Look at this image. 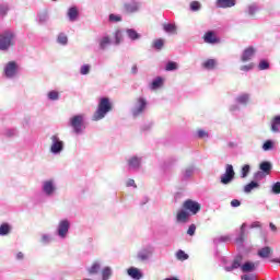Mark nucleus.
I'll use <instances>...</instances> for the list:
<instances>
[{
    "label": "nucleus",
    "mask_w": 280,
    "mask_h": 280,
    "mask_svg": "<svg viewBox=\"0 0 280 280\" xmlns=\"http://www.w3.org/2000/svg\"><path fill=\"white\" fill-rule=\"evenodd\" d=\"M127 273L133 278V280H140L142 278V273L140 271V269H138L137 267H130L127 270Z\"/></svg>",
    "instance_id": "nucleus-15"
},
{
    "label": "nucleus",
    "mask_w": 280,
    "mask_h": 280,
    "mask_svg": "<svg viewBox=\"0 0 280 280\" xmlns=\"http://www.w3.org/2000/svg\"><path fill=\"white\" fill-rule=\"evenodd\" d=\"M258 9L255 7V4H252L247 9V14L254 16L257 13Z\"/></svg>",
    "instance_id": "nucleus-45"
},
{
    "label": "nucleus",
    "mask_w": 280,
    "mask_h": 280,
    "mask_svg": "<svg viewBox=\"0 0 280 280\" xmlns=\"http://www.w3.org/2000/svg\"><path fill=\"white\" fill-rule=\"evenodd\" d=\"M258 176H260V172H257V174H255V178H257Z\"/></svg>",
    "instance_id": "nucleus-63"
},
{
    "label": "nucleus",
    "mask_w": 280,
    "mask_h": 280,
    "mask_svg": "<svg viewBox=\"0 0 280 280\" xmlns=\"http://www.w3.org/2000/svg\"><path fill=\"white\" fill-rule=\"evenodd\" d=\"M176 258L178 260H188L189 254H186V252L184 249H178L176 252Z\"/></svg>",
    "instance_id": "nucleus-28"
},
{
    "label": "nucleus",
    "mask_w": 280,
    "mask_h": 280,
    "mask_svg": "<svg viewBox=\"0 0 280 280\" xmlns=\"http://www.w3.org/2000/svg\"><path fill=\"white\" fill-rule=\"evenodd\" d=\"M125 13H137L139 11V4L136 0H131V2H127L124 4Z\"/></svg>",
    "instance_id": "nucleus-12"
},
{
    "label": "nucleus",
    "mask_w": 280,
    "mask_h": 280,
    "mask_svg": "<svg viewBox=\"0 0 280 280\" xmlns=\"http://www.w3.org/2000/svg\"><path fill=\"white\" fill-rule=\"evenodd\" d=\"M121 40H124V35H122L121 31H116L115 32V44L119 45L121 43Z\"/></svg>",
    "instance_id": "nucleus-37"
},
{
    "label": "nucleus",
    "mask_w": 280,
    "mask_h": 280,
    "mask_svg": "<svg viewBox=\"0 0 280 280\" xmlns=\"http://www.w3.org/2000/svg\"><path fill=\"white\" fill-rule=\"evenodd\" d=\"M10 233V224L9 223H2L0 225V234L5 235Z\"/></svg>",
    "instance_id": "nucleus-35"
},
{
    "label": "nucleus",
    "mask_w": 280,
    "mask_h": 280,
    "mask_svg": "<svg viewBox=\"0 0 280 280\" xmlns=\"http://www.w3.org/2000/svg\"><path fill=\"white\" fill-rule=\"evenodd\" d=\"M257 49L253 45H249L248 47H245L243 50V54L241 55V60L243 62H247L248 60H252L253 56H255Z\"/></svg>",
    "instance_id": "nucleus-7"
},
{
    "label": "nucleus",
    "mask_w": 280,
    "mask_h": 280,
    "mask_svg": "<svg viewBox=\"0 0 280 280\" xmlns=\"http://www.w3.org/2000/svg\"><path fill=\"white\" fill-rule=\"evenodd\" d=\"M235 178V172L233 165H226L225 166V174L221 176V183L222 185H230L232 180Z\"/></svg>",
    "instance_id": "nucleus-5"
},
{
    "label": "nucleus",
    "mask_w": 280,
    "mask_h": 280,
    "mask_svg": "<svg viewBox=\"0 0 280 280\" xmlns=\"http://www.w3.org/2000/svg\"><path fill=\"white\" fill-rule=\"evenodd\" d=\"M16 71H18V65L15 60H10L9 62H7L4 67V73L7 78H13L16 74Z\"/></svg>",
    "instance_id": "nucleus-8"
},
{
    "label": "nucleus",
    "mask_w": 280,
    "mask_h": 280,
    "mask_svg": "<svg viewBox=\"0 0 280 280\" xmlns=\"http://www.w3.org/2000/svg\"><path fill=\"white\" fill-rule=\"evenodd\" d=\"M258 187H259V182L252 180L244 186V191L245 194H250L253 189H258Z\"/></svg>",
    "instance_id": "nucleus-18"
},
{
    "label": "nucleus",
    "mask_w": 280,
    "mask_h": 280,
    "mask_svg": "<svg viewBox=\"0 0 280 280\" xmlns=\"http://www.w3.org/2000/svg\"><path fill=\"white\" fill-rule=\"evenodd\" d=\"M164 280H178V278H165Z\"/></svg>",
    "instance_id": "nucleus-61"
},
{
    "label": "nucleus",
    "mask_w": 280,
    "mask_h": 280,
    "mask_svg": "<svg viewBox=\"0 0 280 280\" xmlns=\"http://www.w3.org/2000/svg\"><path fill=\"white\" fill-rule=\"evenodd\" d=\"M109 22H122V18L121 15H115L114 13H110Z\"/></svg>",
    "instance_id": "nucleus-46"
},
{
    "label": "nucleus",
    "mask_w": 280,
    "mask_h": 280,
    "mask_svg": "<svg viewBox=\"0 0 280 280\" xmlns=\"http://www.w3.org/2000/svg\"><path fill=\"white\" fill-rule=\"evenodd\" d=\"M203 40L206 43H220V37H218L217 33H214V31H208V33H206L203 35Z\"/></svg>",
    "instance_id": "nucleus-13"
},
{
    "label": "nucleus",
    "mask_w": 280,
    "mask_h": 280,
    "mask_svg": "<svg viewBox=\"0 0 280 280\" xmlns=\"http://www.w3.org/2000/svg\"><path fill=\"white\" fill-rule=\"evenodd\" d=\"M236 0H217V7L219 9H231L235 7Z\"/></svg>",
    "instance_id": "nucleus-14"
},
{
    "label": "nucleus",
    "mask_w": 280,
    "mask_h": 280,
    "mask_svg": "<svg viewBox=\"0 0 280 280\" xmlns=\"http://www.w3.org/2000/svg\"><path fill=\"white\" fill-rule=\"evenodd\" d=\"M163 28L165 32H171V34H176L177 32L175 24H163Z\"/></svg>",
    "instance_id": "nucleus-31"
},
{
    "label": "nucleus",
    "mask_w": 280,
    "mask_h": 280,
    "mask_svg": "<svg viewBox=\"0 0 280 280\" xmlns=\"http://www.w3.org/2000/svg\"><path fill=\"white\" fill-rule=\"evenodd\" d=\"M201 210V203L194 199H186L183 208L177 211L176 219L178 222L187 223L190 214H197Z\"/></svg>",
    "instance_id": "nucleus-1"
},
{
    "label": "nucleus",
    "mask_w": 280,
    "mask_h": 280,
    "mask_svg": "<svg viewBox=\"0 0 280 280\" xmlns=\"http://www.w3.org/2000/svg\"><path fill=\"white\" fill-rule=\"evenodd\" d=\"M50 140L52 141V144L50 145V152H52V154H59L62 152L65 144L63 141H60L58 135H52Z\"/></svg>",
    "instance_id": "nucleus-6"
},
{
    "label": "nucleus",
    "mask_w": 280,
    "mask_h": 280,
    "mask_svg": "<svg viewBox=\"0 0 280 280\" xmlns=\"http://www.w3.org/2000/svg\"><path fill=\"white\" fill-rule=\"evenodd\" d=\"M13 31H4L0 35V49H10L15 43Z\"/></svg>",
    "instance_id": "nucleus-3"
},
{
    "label": "nucleus",
    "mask_w": 280,
    "mask_h": 280,
    "mask_svg": "<svg viewBox=\"0 0 280 280\" xmlns=\"http://www.w3.org/2000/svg\"><path fill=\"white\" fill-rule=\"evenodd\" d=\"M245 228V223H243L242 228H241V235L238 238H236L237 243H244L245 238H246V232L244 230Z\"/></svg>",
    "instance_id": "nucleus-36"
},
{
    "label": "nucleus",
    "mask_w": 280,
    "mask_h": 280,
    "mask_svg": "<svg viewBox=\"0 0 280 280\" xmlns=\"http://www.w3.org/2000/svg\"><path fill=\"white\" fill-rule=\"evenodd\" d=\"M270 62L268 60H260L258 65V69L264 70V69H269Z\"/></svg>",
    "instance_id": "nucleus-41"
},
{
    "label": "nucleus",
    "mask_w": 280,
    "mask_h": 280,
    "mask_svg": "<svg viewBox=\"0 0 280 280\" xmlns=\"http://www.w3.org/2000/svg\"><path fill=\"white\" fill-rule=\"evenodd\" d=\"M57 40H58V43H61V45H67L68 37H67V35H65V33H59Z\"/></svg>",
    "instance_id": "nucleus-39"
},
{
    "label": "nucleus",
    "mask_w": 280,
    "mask_h": 280,
    "mask_svg": "<svg viewBox=\"0 0 280 280\" xmlns=\"http://www.w3.org/2000/svg\"><path fill=\"white\" fill-rule=\"evenodd\" d=\"M70 126L77 135L84 130V115H73L70 119Z\"/></svg>",
    "instance_id": "nucleus-4"
},
{
    "label": "nucleus",
    "mask_w": 280,
    "mask_h": 280,
    "mask_svg": "<svg viewBox=\"0 0 280 280\" xmlns=\"http://www.w3.org/2000/svg\"><path fill=\"white\" fill-rule=\"evenodd\" d=\"M138 104L136 106V108H133L132 113L135 116L141 115V113H143V110H145L147 108V100L145 97H138Z\"/></svg>",
    "instance_id": "nucleus-9"
},
{
    "label": "nucleus",
    "mask_w": 280,
    "mask_h": 280,
    "mask_svg": "<svg viewBox=\"0 0 280 280\" xmlns=\"http://www.w3.org/2000/svg\"><path fill=\"white\" fill-rule=\"evenodd\" d=\"M217 65V60L214 58H208V60H206L202 66L206 68V69H214Z\"/></svg>",
    "instance_id": "nucleus-27"
},
{
    "label": "nucleus",
    "mask_w": 280,
    "mask_h": 280,
    "mask_svg": "<svg viewBox=\"0 0 280 280\" xmlns=\"http://www.w3.org/2000/svg\"><path fill=\"white\" fill-rule=\"evenodd\" d=\"M242 280H253V276H242Z\"/></svg>",
    "instance_id": "nucleus-60"
},
{
    "label": "nucleus",
    "mask_w": 280,
    "mask_h": 280,
    "mask_svg": "<svg viewBox=\"0 0 280 280\" xmlns=\"http://www.w3.org/2000/svg\"><path fill=\"white\" fill-rule=\"evenodd\" d=\"M243 260V256H236L233 260L231 267H225L226 271H233V269H238L241 267Z\"/></svg>",
    "instance_id": "nucleus-17"
},
{
    "label": "nucleus",
    "mask_w": 280,
    "mask_h": 280,
    "mask_svg": "<svg viewBox=\"0 0 280 280\" xmlns=\"http://www.w3.org/2000/svg\"><path fill=\"white\" fill-rule=\"evenodd\" d=\"M250 228H262L260 221H254L252 224H250Z\"/></svg>",
    "instance_id": "nucleus-56"
},
{
    "label": "nucleus",
    "mask_w": 280,
    "mask_h": 280,
    "mask_svg": "<svg viewBox=\"0 0 280 280\" xmlns=\"http://www.w3.org/2000/svg\"><path fill=\"white\" fill-rule=\"evenodd\" d=\"M178 69V62L174 61V60H170L167 63H166V67H165V70L166 71H174Z\"/></svg>",
    "instance_id": "nucleus-29"
},
{
    "label": "nucleus",
    "mask_w": 280,
    "mask_h": 280,
    "mask_svg": "<svg viewBox=\"0 0 280 280\" xmlns=\"http://www.w3.org/2000/svg\"><path fill=\"white\" fill-rule=\"evenodd\" d=\"M271 130L272 132H279L280 130V115H276V117L271 120Z\"/></svg>",
    "instance_id": "nucleus-19"
},
{
    "label": "nucleus",
    "mask_w": 280,
    "mask_h": 280,
    "mask_svg": "<svg viewBox=\"0 0 280 280\" xmlns=\"http://www.w3.org/2000/svg\"><path fill=\"white\" fill-rule=\"evenodd\" d=\"M113 276V270L110 269V267H104V269H102V279L103 280H109V278H112Z\"/></svg>",
    "instance_id": "nucleus-23"
},
{
    "label": "nucleus",
    "mask_w": 280,
    "mask_h": 280,
    "mask_svg": "<svg viewBox=\"0 0 280 280\" xmlns=\"http://www.w3.org/2000/svg\"><path fill=\"white\" fill-rule=\"evenodd\" d=\"M201 4L198 1L190 2V10L191 11H200Z\"/></svg>",
    "instance_id": "nucleus-42"
},
{
    "label": "nucleus",
    "mask_w": 280,
    "mask_h": 280,
    "mask_svg": "<svg viewBox=\"0 0 280 280\" xmlns=\"http://www.w3.org/2000/svg\"><path fill=\"white\" fill-rule=\"evenodd\" d=\"M43 191L46 194V196H52L56 191V186L54 184V180H46L43 184Z\"/></svg>",
    "instance_id": "nucleus-11"
},
{
    "label": "nucleus",
    "mask_w": 280,
    "mask_h": 280,
    "mask_svg": "<svg viewBox=\"0 0 280 280\" xmlns=\"http://www.w3.org/2000/svg\"><path fill=\"white\" fill-rule=\"evenodd\" d=\"M248 100L249 95L247 93H244L237 97V102H240V104H248Z\"/></svg>",
    "instance_id": "nucleus-38"
},
{
    "label": "nucleus",
    "mask_w": 280,
    "mask_h": 280,
    "mask_svg": "<svg viewBox=\"0 0 280 280\" xmlns=\"http://www.w3.org/2000/svg\"><path fill=\"white\" fill-rule=\"evenodd\" d=\"M272 194H280V182H275L272 185Z\"/></svg>",
    "instance_id": "nucleus-49"
},
{
    "label": "nucleus",
    "mask_w": 280,
    "mask_h": 280,
    "mask_svg": "<svg viewBox=\"0 0 280 280\" xmlns=\"http://www.w3.org/2000/svg\"><path fill=\"white\" fill-rule=\"evenodd\" d=\"M129 167L133 170H138L141 165V159H138V156H133L132 159H129Z\"/></svg>",
    "instance_id": "nucleus-21"
},
{
    "label": "nucleus",
    "mask_w": 280,
    "mask_h": 280,
    "mask_svg": "<svg viewBox=\"0 0 280 280\" xmlns=\"http://www.w3.org/2000/svg\"><path fill=\"white\" fill-rule=\"evenodd\" d=\"M273 262H280V258H273Z\"/></svg>",
    "instance_id": "nucleus-62"
},
{
    "label": "nucleus",
    "mask_w": 280,
    "mask_h": 280,
    "mask_svg": "<svg viewBox=\"0 0 280 280\" xmlns=\"http://www.w3.org/2000/svg\"><path fill=\"white\" fill-rule=\"evenodd\" d=\"M16 258H18V260H23V259H24V254H23V252H18Z\"/></svg>",
    "instance_id": "nucleus-57"
},
{
    "label": "nucleus",
    "mask_w": 280,
    "mask_h": 280,
    "mask_svg": "<svg viewBox=\"0 0 280 280\" xmlns=\"http://www.w3.org/2000/svg\"><path fill=\"white\" fill-rule=\"evenodd\" d=\"M231 206H234V207L241 206L240 199H232L231 200Z\"/></svg>",
    "instance_id": "nucleus-55"
},
{
    "label": "nucleus",
    "mask_w": 280,
    "mask_h": 280,
    "mask_svg": "<svg viewBox=\"0 0 280 280\" xmlns=\"http://www.w3.org/2000/svg\"><path fill=\"white\" fill-rule=\"evenodd\" d=\"M242 271L244 273H247L248 271H254L255 270V262H244L241 267Z\"/></svg>",
    "instance_id": "nucleus-26"
},
{
    "label": "nucleus",
    "mask_w": 280,
    "mask_h": 280,
    "mask_svg": "<svg viewBox=\"0 0 280 280\" xmlns=\"http://www.w3.org/2000/svg\"><path fill=\"white\" fill-rule=\"evenodd\" d=\"M48 20H49L48 11H40V13H38V21L40 24H45L46 22H48Z\"/></svg>",
    "instance_id": "nucleus-25"
},
{
    "label": "nucleus",
    "mask_w": 280,
    "mask_h": 280,
    "mask_svg": "<svg viewBox=\"0 0 280 280\" xmlns=\"http://www.w3.org/2000/svg\"><path fill=\"white\" fill-rule=\"evenodd\" d=\"M196 230H197V225H195V223H191L187 230V234H189V236H194Z\"/></svg>",
    "instance_id": "nucleus-48"
},
{
    "label": "nucleus",
    "mask_w": 280,
    "mask_h": 280,
    "mask_svg": "<svg viewBox=\"0 0 280 280\" xmlns=\"http://www.w3.org/2000/svg\"><path fill=\"white\" fill-rule=\"evenodd\" d=\"M80 71L83 75H86L91 71V65H82Z\"/></svg>",
    "instance_id": "nucleus-44"
},
{
    "label": "nucleus",
    "mask_w": 280,
    "mask_h": 280,
    "mask_svg": "<svg viewBox=\"0 0 280 280\" xmlns=\"http://www.w3.org/2000/svg\"><path fill=\"white\" fill-rule=\"evenodd\" d=\"M68 18H69L70 22H75V20H78L79 11H78L77 7H72L71 9H69Z\"/></svg>",
    "instance_id": "nucleus-20"
},
{
    "label": "nucleus",
    "mask_w": 280,
    "mask_h": 280,
    "mask_svg": "<svg viewBox=\"0 0 280 280\" xmlns=\"http://www.w3.org/2000/svg\"><path fill=\"white\" fill-rule=\"evenodd\" d=\"M164 45H165L164 39H154L152 43V47H154L155 49H162Z\"/></svg>",
    "instance_id": "nucleus-34"
},
{
    "label": "nucleus",
    "mask_w": 280,
    "mask_h": 280,
    "mask_svg": "<svg viewBox=\"0 0 280 280\" xmlns=\"http://www.w3.org/2000/svg\"><path fill=\"white\" fill-rule=\"evenodd\" d=\"M48 98L49 100H59V92L58 91H49Z\"/></svg>",
    "instance_id": "nucleus-47"
},
{
    "label": "nucleus",
    "mask_w": 280,
    "mask_h": 280,
    "mask_svg": "<svg viewBox=\"0 0 280 280\" xmlns=\"http://www.w3.org/2000/svg\"><path fill=\"white\" fill-rule=\"evenodd\" d=\"M113 110V104L109 97H101L98 101L97 109L93 115L94 121H100V119H104L108 113Z\"/></svg>",
    "instance_id": "nucleus-2"
},
{
    "label": "nucleus",
    "mask_w": 280,
    "mask_h": 280,
    "mask_svg": "<svg viewBox=\"0 0 280 280\" xmlns=\"http://www.w3.org/2000/svg\"><path fill=\"white\" fill-rule=\"evenodd\" d=\"M163 78H161V75H158V78H155L151 84V89L155 90V89H160V86H163Z\"/></svg>",
    "instance_id": "nucleus-24"
},
{
    "label": "nucleus",
    "mask_w": 280,
    "mask_h": 280,
    "mask_svg": "<svg viewBox=\"0 0 280 280\" xmlns=\"http://www.w3.org/2000/svg\"><path fill=\"white\" fill-rule=\"evenodd\" d=\"M127 34L129 38H131V40H137V38H140L139 33H137V31H133V28H128Z\"/></svg>",
    "instance_id": "nucleus-32"
},
{
    "label": "nucleus",
    "mask_w": 280,
    "mask_h": 280,
    "mask_svg": "<svg viewBox=\"0 0 280 280\" xmlns=\"http://www.w3.org/2000/svg\"><path fill=\"white\" fill-rule=\"evenodd\" d=\"M137 71H138V67H137V65H133L131 67V73H137Z\"/></svg>",
    "instance_id": "nucleus-59"
},
{
    "label": "nucleus",
    "mask_w": 280,
    "mask_h": 280,
    "mask_svg": "<svg viewBox=\"0 0 280 280\" xmlns=\"http://www.w3.org/2000/svg\"><path fill=\"white\" fill-rule=\"evenodd\" d=\"M101 269V265L100 262H93V265L88 269L89 273L93 275V273H98Z\"/></svg>",
    "instance_id": "nucleus-30"
},
{
    "label": "nucleus",
    "mask_w": 280,
    "mask_h": 280,
    "mask_svg": "<svg viewBox=\"0 0 280 280\" xmlns=\"http://www.w3.org/2000/svg\"><path fill=\"white\" fill-rule=\"evenodd\" d=\"M259 170H261V172H264L265 174H270L272 165L268 161H264L262 163H260Z\"/></svg>",
    "instance_id": "nucleus-22"
},
{
    "label": "nucleus",
    "mask_w": 280,
    "mask_h": 280,
    "mask_svg": "<svg viewBox=\"0 0 280 280\" xmlns=\"http://www.w3.org/2000/svg\"><path fill=\"white\" fill-rule=\"evenodd\" d=\"M69 228H70V223L68 219H63L62 221H59V225H58L59 236H62V237L67 236L69 232Z\"/></svg>",
    "instance_id": "nucleus-10"
},
{
    "label": "nucleus",
    "mask_w": 280,
    "mask_h": 280,
    "mask_svg": "<svg viewBox=\"0 0 280 280\" xmlns=\"http://www.w3.org/2000/svg\"><path fill=\"white\" fill-rule=\"evenodd\" d=\"M273 149V142L272 141H265L264 145H262V150H265V152L272 150Z\"/></svg>",
    "instance_id": "nucleus-43"
},
{
    "label": "nucleus",
    "mask_w": 280,
    "mask_h": 280,
    "mask_svg": "<svg viewBox=\"0 0 280 280\" xmlns=\"http://www.w3.org/2000/svg\"><path fill=\"white\" fill-rule=\"evenodd\" d=\"M127 187H135L137 189V184L132 178H130L127 180Z\"/></svg>",
    "instance_id": "nucleus-53"
},
{
    "label": "nucleus",
    "mask_w": 280,
    "mask_h": 280,
    "mask_svg": "<svg viewBox=\"0 0 280 280\" xmlns=\"http://www.w3.org/2000/svg\"><path fill=\"white\" fill-rule=\"evenodd\" d=\"M253 67H255V65L253 62H249L248 65H242L241 69L242 71H249L250 69H253Z\"/></svg>",
    "instance_id": "nucleus-51"
},
{
    "label": "nucleus",
    "mask_w": 280,
    "mask_h": 280,
    "mask_svg": "<svg viewBox=\"0 0 280 280\" xmlns=\"http://www.w3.org/2000/svg\"><path fill=\"white\" fill-rule=\"evenodd\" d=\"M197 135L199 139H206L209 137V132H207V130H198Z\"/></svg>",
    "instance_id": "nucleus-50"
},
{
    "label": "nucleus",
    "mask_w": 280,
    "mask_h": 280,
    "mask_svg": "<svg viewBox=\"0 0 280 280\" xmlns=\"http://www.w3.org/2000/svg\"><path fill=\"white\" fill-rule=\"evenodd\" d=\"M269 226L272 230V232H277L278 228H277V225L275 223L270 222Z\"/></svg>",
    "instance_id": "nucleus-58"
},
{
    "label": "nucleus",
    "mask_w": 280,
    "mask_h": 280,
    "mask_svg": "<svg viewBox=\"0 0 280 280\" xmlns=\"http://www.w3.org/2000/svg\"><path fill=\"white\" fill-rule=\"evenodd\" d=\"M8 11H9L8 7L0 4V15L2 16L7 15Z\"/></svg>",
    "instance_id": "nucleus-52"
},
{
    "label": "nucleus",
    "mask_w": 280,
    "mask_h": 280,
    "mask_svg": "<svg viewBox=\"0 0 280 280\" xmlns=\"http://www.w3.org/2000/svg\"><path fill=\"white\" fill-rule=\"evenodd\" d=\"M272 252H273L272 247H269V246L261 247V249L258 250V256H260V258H269Z\"/></svg>",
    "instance_id": "nucleus-16"
},
{
    "label": "nucleus",
    "mask_w": 280,
    "mask_h": 280,
    "mask_svg": "<svg viewBox=\"0 0 280 280\" xmlns=\"http://www.w3.org/2000/svg\"><path fill=\"white\" fill-rule=\"evenodd\" d=\"M250 172V165H244L242 167V178H246Z\"/></svg>",
    "instance_id": "nucleus-40"
},
{
    "label": "nucleus",
    "mask_w": 280,
    "mask_h": 280,
    "mask_svg": "<svg viewBox=\"0 0 280 280\" xmlns=\"http://www.w3.org/2000/svg\"><path fill=\"white\" fill-rule=\"evenodd\" d=\"M138 258H140V260H147L149 256L145 253H141V254H138Z\"/></svg>",
    "instance_id": "nucleus-54"
},
{
    "label": "nucleus",
    "mask_w": 280,
    "mask_h": 280,
    "mask_svg": "<svg viewBox=\"0 0 280 280\" xmlns=\"http://www.w3.org/2000/svg\"><path fill=\"white\" fill-rule=\"evenodd\" d=\"M109 43H112L110 37H102V39L100 40L101 49H106V47L109 45Z\"/></svg>",
    "instance_id": "nucleus-33"
},
{
    "label": "nucleus",
    "mask_w": 280,
    "mask_h": 280,
    "mask_svg": "<svg viewBox=\"0 0 280 280\" xmlns=\"http://www.w3.org/2000/svg\"><path fill=\"white\" fill-rule=\"evenodd\" d=\"M83 280H91L90 278H83Z\"/></svg>",
    "instance_id": "nucleus-64"
}]
</instances>
